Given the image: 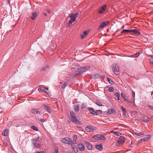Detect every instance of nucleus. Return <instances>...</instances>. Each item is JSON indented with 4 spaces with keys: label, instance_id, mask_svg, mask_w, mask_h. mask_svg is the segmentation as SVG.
I'll return each mask as SVG.
<instances>
[{
    "label": "nucleus",
    "instance_id": "obj_7",
    "mask_svg": "<svg viewBox=\"0 0 153 153\" xmlns=\"http://www.w3.org/2000/svg\"><path fill=\"white\" fill-rule=\"evenodd\" d=\"M109 23V22L108 21H105L102 22L99 26V28H102L106 26Z\"/></svg>",
    "mask_w": 153,
    "mask_h": 153
},
{
    "label": "nucleus",
    "instance_id": "obj_29",
    "mask_svg": "<svg viewBox=\"0 0 153 153\" xmlns=\"http://www.w3.org/2000/svg\"><path fill=\"white\" fill-rule=\"evenodd\" d=\"M70 116L71 118V119L72 118H74V117H75V113L74 112L71 111L70 112Z\"/></svg>",
    "mask_w": 153,
    "mask_h": 153
},
{
    "label": "nucleus",
    "instance_id": "obj_31",
    "mask_svg": "<svg viewBox=\"0 0 153 153\" xmlns=\"http://www.w3.org/2000/svg\"><path fill=\"white\" fill-rule=\"evenodd\" d=\"M83 68V70L84 71V72L90 69V67L89 66H86L84 67H82Z\"/></svg>",
    "mask_w": 153,
    "mask_h": 153
},
{
    "label": "nucleus",
    "instance_id": "obj_4",
    "mask_svg": "<svg viewBox=\"0 0 153 153\" xmlns=\"http://www.w3.org/2000/svg\"><path fill=\"white\" fill-rule=\"evenodd\" d=\"M112 70L113 72L115 74L118 75L119 74V68L117 65L114 64L112 66Z\"/></svg>",
    "mask_w": 153,
    "mask_h": 153
},
{
    "label": "nucleus",
    "instance_id": "obj_60",
    "mask_svg": "<svg viewBox=\"0 0 153 153\" xmlns=\"http://www.w3.org/2000/svg\"><path fill=\"white\" fill-rule=\"evenodd\" d=\"M44 15H45V16H47V13H44Z\"/></svg>",
    "mask_w": 153,
    "mask_h": 153
},
{
    "label": "nucleus",
    "instance_id": "obj_25",
    "mask_svg": "<svg viewBox=\"0 0 153 153\" xmlns=\"http://www.w3.org/2000/svg\"><path fill=\"white\" fill-rule=\"evenodd\" d=\"M149 119H150L149 118H148V117H147L146 116H145L144 117H143V122H147L149 120Z\"/></svg>",
    "mask_w": 153,
    "mask_h": 153
},
{
    "label": "nucleus",
    "instance_id": "obj_38",
    "mask_svg": "<svg viewBox=\"0 0 153 153\" xmlns=\"http://www.w3.org/2000/svg\"><path fill=\"white\" fill-rule=\"evenodd\" d=\"M107 79L110 83L112 84L113 83V82L111 80L110 78H107Z\"/></svg>",
    "mask_w": 153,
    "mask_h": 153
},
{
    "label": "nucleus",
    "instance_id": "obj_39",
    "mask_svg": "<svg viewBox=\"0 0 153 153\" xmlns=\"http://www.w3.org/2000/svg\"><path fill=\"white\" fill-rule=\"evenodd\" d=\"M74 139H73V141L74 142H74H76V141L77 139V136L76 135H74Z\"/></svg>",
    "mask_w": 153,
    "mask_h": 153
},
{
    "label": "nucleus",
    "instance_id": "obj_34",
    "mask_svg": "<svg viewBox=\"0 0 153 153\" xmlns=\"http://www.w3.org/2000/svg\"><path fill=\"white\" fill-rule=\"evenodd\" d=\"M106 9V5H104L102 7L100 10H105Z\"/></svg>",
    "mask_w": 153,
    "mask_h": 153
},
{
    "label": "nucleus",
    "instance_id": "obj_19",
    "mask_svg": "<svg viewBox=\"0 0 153 153\" xmlns=\"http://www.w3.org/2000/svg\"><path fill=\"white\" fill-rule=\"evenodd\" d=\"M74 108L75 111L76 112L79 111V105H75L74 106Z\"/></svg>",
    "mask_w": 153,
    "mask_h": 153
},
{
    "label": "nucleus",
    "instance_id": "obj_2",
    "mask_svg": "<svg viewBox=\"0 0 153 153\" xmlns=\"http://www.w3.org/2000/svg\"><path fill=\"white\" fill-rule=\"evenodd\" d=\"M125 141V139L124 137L120 136L116 143V145L117 146H120L121 145L123 144Z\"/></svg>",
    "mask_w": 153,
    "mask_h": 153
},
{
    "label": "nucleus",
    "instance_id": "obj_62",
    "mask_svg": "<svg viewBox=\"0 0 153 153\" xmlns=\"http://www.w3.org/2000/svg\"><path fill=\"white\" fill-rule=\"evenodd\" d=\"M132 1H135V0H132Z\"/></svg>",
    "mask_w": 153,
    "mask_h": 153
},
{
    "label": "nucleus",
    "instance_id": "obj_43",
    "mask_svg": "<svg viewBox=\"0 0 153 153\" xmlns=\"http://www.w3.org/2000/svg\"><path fill=\"white\" fill-rule=\"evenodd\" d=\"M105 10H99L98 13L99 14H102L104 12Z\"/></svg>",
    "mask_w": 153,
    "mask_h": 153
},
{
    "label": "nucleus",
    "instance_id": "obj_21",
    "mask_svg": "<svg viewBox=\"0 0 153 153\" xmlns=\"http://www.w3.org/2000/svg\"><path fill=\"white\" fill-rule=\"evenodd\" d=\"M39 140V138H35V139L33 140H32V143L33 145H35L37 143V142Z\"/></svg>",
    "mask_w": 153,
    "mask_h": 153
},
{
    "label": "nucleus",
    "instance_id": "obj_24",
    "mask_svg": "<svg viewBox=\"0 0 153 153\" xmlns=\"http://www.w3.org/2000/svg\"><path fill=\"white\" fill-rule=\"evenodd\" d=\"M147 138L146 137H145L143 138H142L140 139V140H139V143L141 142L142 141H147Z\"/></svg>",
    "mask_w": 153,
    "mask_h": 153
},
{
    "label": "nucleus",
    "instance_id": "obj_51",
    "mask_svg": "<svg viewBox=\"0 0 153 153\" xmlns=\"http://www.w3.org/2000/svg\"><path fill=\"white\" fill-rule=\"evenodd\" d=\"M148 107L150 109L153 111V107L151 105H149Z\"/></svg>",
    "mask_w": 153,
    "mask_h": 153
},
{
    "label": "nucleus",
    "instance_id": "obj_32",
    "mask_svg": "<svg viewBox=\"0 0 153 153\" xmlns=\"http://www.w3.org/2000/svg\"><path fill=\"white\" fill-rule=\"evenodd\" d=\"M96 104L99 106H102V104L101 102L98 100H97L95 102Z\"/></svg>",
    "mask_w": 153,
    "mask_h": 153
},
{
    "label": "nucleus",
    "instance_id": "obj_44",
    "mask_svg": "<svg viewBox=\"0 0 153 153\" xmlns=\"http://www.w3.org/2000/svg\"><path fill=\"white\" fill-rule=\"evenodd\" d=\"M139 53H137L135 54L134 55L133 57H136L138 56L139 55Z\"/></svg>",
    "mask_w": 153,
    "mask_h": 153
},
{
    "label": "nucleus",
    "instance_id": "obj_23",
    "mask_svg": "<svg viewBox=\"0 0 153 153\" xmlns=\"http://www.w3.org/2000/svg\"><path fill=\"white\" fill-rule=\"evenodd\" d=\"M44 107L45 109H46L47 110V112H48V113L51 112L50 109V108L49 107H48V106H47L46 105H44Z\"/></svg>",
    "mask_w": 153,
    "mask_h": 153
},
{
    "label": "nucleus",
    "instance_id": "obj_35",
    "mask_svg": "<svg viewBox=\"0 0 153 153\" xmlns=\"http://www.w3.org/2000/svg\"><path fill=\"white\" fill-rule=\"evenodd\" d=\"M40 144L39 143H36V144L34 145V147L36 148H39L40 147Z\"/></svg>",
    "mask_w": 153,
    "mask_h": 153
},
{
    "label": "nucleus",
    "instance_id": "obj_50",
    "mask_svg": "<svg viewBox=\"0 0 153 153\" xmlns=\"http://www.w3.org/2000/svg\"><path fill=\"white\" fill-rule=\"evenodd\" d=\"M99 75L98 74H96L94 75V77L96 78H97L98 77H99Z\"/></svg>",
    "mask_w": 153,
    "mask_h": 153
},
{
    "label": "nucleus",
    "instance_id": "obj_9",
    "mask_svg": "<svg viewBox=\"0 0 153 153\" xmlns=\"http://www.w3.org/2000/svg\"><path fill=\"white\" fill-rule=\"evenodd\" d=\"M78 149L81 151H83L84 150V146L82 144H79L78 146Z\"/></svg>",
    "mask_w": 153,
    "mask_h": 153
},
{
    "label": "nucleus",
    "instance_id": "obj_20",
    "mask_svg": "<svg viewBox=\"0 0 153 153\" xmlns=\"http://www.w3.org/2000/svg\"><path fill=\"white\" fill-rule=\"evenodd\" d=\"M96 148L99 150H101L102 149V146L101 144H100L96 146Z\"/></svg>",
    "mask_w": 153,
    "mask_h": 153
},
{
    "label": "nucleus",
    "instance_id": "obj_30",
    "mask_svg": "<svg viewBox=\"0 0 153 153\" xmlns=\"http://www.w3.org/2000/svg\"><path fill=\"white\" fill-rule=\"evenodd\" d=\"M68 84L67 82H65L62 85V88L64 89L65 88Z\"/></svg>",
    "mask_w": 153,
    "mask_h": 153
},
{
    "label": "nucleus",
    "instance_id": "obj_36",
    "mask_svg": "<svg viewBox=\"0 0 153 153\" xmlns=\"http://www.w3.org/2000/svg\"><path fill=\"white\" fill-rule=\"evenodd\" d=\"M90 31L89 30L85 31H84L83 33L84 34V36H85L86 35H87L89 32Z\"/></svg>",
    "mask_w": 153,
    "mask_h": 153
},
{
    "label": "nucleus",
    "instance_id": "obj_42",
    "mask_svg": "<svg viewBox=\"0 0 153 153\" xmlns=\"http://www.w3.org/2000/svg\"><path fill=\"white\" fill-rule=\"evenodd\" d=\"M48 67L47 66H44L41 69V71H45L46 70V68H48Z\"/></svg>",
    "mask_w": 153,
    "mask_h": 153
},
{
    "label": "nucleus",
    "instance_id": "obj_12",
    "mask_svg": "<svg viewBox=\"0 0 153 153\" xmlns=\"http://www.w3.org/2000/svg\"><path fill=\"white\" fill-rule=\"evenodd\" d=\"M116 111L114 109H109L107 112V114H111L112 113L115 114Z\"/></svg>",
    "mask_w": 153,
    "mask_h": 153
},
{
    "label": "nucleus",
    "instance_id": "obj_5",
    "mask_svg": "<svg viewBox=\"0 0 153 153\" xmlns=\"http://www.w3.org/2000/svg\"><path fill=\"white\" fill-rule=\"evenodd\" d=\"M85 129L87 131L91 132L96 130L97 128L94 126H89L86 127Z\"/></svg>",
    "mask_w": 153,
    "mask_h": 153
},
{
    "label": "nucleus",
    "instance_id": "obj_49",
    "mask_svg": "<svg viewBox=\"0 0 153 153\" xmlns=\"http://www.w3.org/2000/svg\"><path fill=\"white\" fill-rule=\"evenodd\" d=\"M86 106L85 105L82 104L81 105V107L82 108H84Z\"/></svg>",
    "mask_w": 153,
    "mask_h": 153
},
{
    "label": "nucleus",
    "instance_id": "obj_48",
    "mask_svg": "<svg viewBox=\"0 0 153 153\" xmlns=\"http://www.w3.org/2000/svg\"><path fill=\"white\" fill-rule=\"evenodd\" d=\"M32 128L34 130L37 131L38 129V128L35 126H32Z\"/></svg>",
    "mask_w": 153,
    "mask_h": 153
},
{
    "label": "nucleus",
    "instance_id": "obj_37",
    "mask_svg": "<svg viewBox=\"0 0 153 153\" xmlns=\"http://www.w3.org/2000/svg\"><path fill=\"white\" fill-rule=\"evenodd\" d=\"M150 62L153 65V56H152L150 59Z\"/></svg>",
    "mask_w": 153,
    "mask_h": 153
},
{
    "label": "nucleus",
    "instance_id": "obj_53",
    "mask_svg": "<svg viewBox=\"0 0 153 153\" xmlns=\"http://www.w3.org/2000/svg\"><path fill=\"white\" fill-rule=\"evenodd\" d=\"M85 36H84V34L83 33V34H82L81 35V38L82 39Z\"/></svg>",
    "mask_w": 153,
    "mask_h": 153
},
{
    "label": "nucleus",
    "instance_id": "obj_57",
    "mask_svg": "<svg viewBox=\"0 0 153 153\" xmlns=\"http://www.w3.org/2000/svg\"><path fill=\"white\" fill-rule=\"evenodd\" d=\"M51 12V10H48V13H50Z\"/></svg>",
    "mask_w": 153,
    "mask_h": 153
},
{
    "label": "nucleus",
    "instance_id": "obj_58",
    "mask_svg": "<svg viewBox=\"0 0 153 153\" xmlns=\"http://www.w3.org/2000/svg\"><path fill=\"white\" fill-rule=\"evenodd\" d=\"M97 112H102V111L101 110H97Z\"/></svg>",
    "mask_w": 153,
    "mask_h": 153
},
{
    "label": "nucleus",
    "instance_id": "obj_26",
    "mask_svg": "<svg viewBox=\"0 0 153 153\" xmlns=\"http://www.w3.org/2000/svg\"><path fill=\"white\" fill-rule=\"evenodd\" d=\"M114 96L116 99H117L118 100H119L120 94L118 93H116Z\"/></svg>",
    "mask_w": 153,
    "mask_h": 153
},
{
    "label": "nucleus",
    "instance_id": "obj_41",
    "mask_svg": "<svg viewBox=\"0 0 153 153\" xmlns=\"http://www.w3.org/2000/svg\"><path fill=\"white\" fill-rule=\"evenodd\" d=\"M106 139V138L105 137L103 136L102 135H101V137L100 138V139L102 140H105Z\"/></svg>",
    "mask_w": 153,
    "mask_h": 153
},
{
    "label": "nucleus",
    "instance_id": "obj_16",
    "mask_svg": "<svg viewBox=\"0 0 153 153\" xmlns=\"http://www.w3.org/2000/svg\"><path fill=\"white\" fill-rule=\"evenodd\" d=\"M77 73L79 74H81L84 72L83 70V68H78L77 70Z\"/></svg>",
    "mask_w": 153,
    "mask_h": 153
},
{
    "label": "nucleus",
    "instance_id": "obj_10",
    "mask_svg": "<svg viewBox=\"0 0 153 153\" xmlns=\"http://www.w3.org/2000/svg\"><path fill=\"white\" fill-rule=\"evenodd\" d=\"M132 32H133L134 34L137 35H139L140 34V33L138 30L134 29L132 30Z\"/></svg>",
    "mask_w": 153,
    "mask_h": 153
},
{
    "label": "nucleus",
    "instance_id": "obj_55",
    "mask_svg": "<svg viewBox=\"0 0 153 153\" xmlns=\"http://www.w3.org/2000/svg\"><path fill=\"white\" fill-rule=\"evenodd\" d=\"M58 153V151L57 149H56L55 151L54 152V153Z\"/></svg>",
    "mask_w": 153,
    "mask_h": 153
},
{
    "label": "nucleus",
    "instance_id": "obj_8",
    "mask_svg": "<svg viewBox=\"0 0 153 153\" xmlns=\"http://www.w3.org/2000/svg\"><path fill=\"white\" fill-rule=\"evenodd\" d=\"M38 13V11H35L32 12V16H31V19L34 20L35 19L36 17L37 16Z\"/></svg>",
    "mask_w": 153,
    "mask_h": 153
},
{
    "label": "nucleus",
    "instance_id": "obj_17",
    "mask_svg": "<svg viewBox=\"0 0 153 153\" xmlns=\"http://www.w3.org/2000/svg\"><path fill=\"white\" fill-rule=\"evenodd\" d=\"M121 96L122 97H123L124 99V100L126 101L127 102H130V101L127 98V97H126L125 95L122 93L121 94Z\"/></svg>",
    "mask_w": 153,
    "mask_h": 153
},
{
    "label": "nucleus",
    "instance_id": "obj_11",
    "mask_svg": "<svg viewBox=\"0 0 153 153\" xmlns=\"http://www.w3.org/2000/svg\"><path fill=\"white\" fill-rule=\"evenodd\" d=\"M32 112L34 114H40V111L37 109H33L32 110Z\"/></svg>",
    "mask_w": 153,
    "mask_h": 153
},
{
    "label": "nucleus",
    "instance_id": "obj_61",
    "mask_svg": "<svg viewBox=\"0 0 153 153\" xmlns=\"http://www.w3.org/2000/svg\"><path fill=\"white\" fill-rule=\"evenodd\" d=\"M46 89L48 90V88H47Z\"/></svg>",
    "mask_w": 153,
    "mask_h": 153
},
{
    "label": "nucleus",
    "instance_id": "obj_33",
    "mask_svg": "<svg viewBox=\"0 0 153 153\" xmlns=\"http://www.w3.org/2000/svg\"><path fill=\"white\" fill-rule=\"evenodd\" d=\"M122 111L123 113V114L124 115H126V111L125 109L123 108V107H122Z\"/></svg>",
    "mask_w": 153,
    "mask_h": 153
},
{
    "label": "nucleus",
    "instance_id": "obj_59",
    "mask_svg": "<svg viewBox=\"0 0 153 153\" xmlns=\"http://www.w3.org/2000/svg\"><path fill=\"white\" fill-rule=\"evenodd\" d=\"M133 12L134 13H137V11H134V12Z\"/></svg>",
    "mask_w": 153,
    "mask_h": 153
},
{
    "label": "nucleus",
    "instance_id": "obj_18",
    "mask_svg": "<svg viewBox=\"0 0 153 153\" xmlns=\"http://www.w3.org/2000/svg\"><path fill=\"white\" fill-rule=\"evenodd\" d=\"M132 32V30H123L121 32V33L123 34L124 33H131Z\"/></svg>",
    "mask_w": 153,
    "mask_h": 153
},
{
    "label": "nucleus",
    "instance_id": "obj_52",
    "mask_svg": "<svg viewBox=\"0 0 153 153\" xmlns=\"http://www.w3.org/2000/svg\"><path fill=\"white\" fill-rule=\"evenodd\" d=\"M131 94L133 97H135V93L134 91H132L131 92Z\"/></svg>",
    "mask_w": 153,
    "mask_h": 153
},
{
    "label": "nucleus",
    "instance_id": "obj_54",
    "mask_svg": "<svg viewBox=\"0 0 153 153\" xmlns=\"http://www.w3.org/2000/svg\"><path fill=\"white\" fill-rule=\"evenodd\" d=\"M36 153H45L43 151H41V152H36Z\"/></svg>",
    "mask_w": 153,
    "mask_h": 153
},
{
    "label": "nucleus",
    "instance_id": "obj_40",
    "mask_svg": "<svg viewBox=\"0 0 153 153\" xmlns=\"http://www.w3.org/2000/svg\"><path fill=\"white\" fill-rule=\"evenodd\" d=\"M113 133L117 136H119L120 134V133L118 132H114Z\"/></svg>",
    "mask_w": 153,
    "mask_h": 153
},
{
    "label": "nucleus",
    "instance_id": "obj_56",
    "mask_svg": "<svg viewBox=\"0 0 153 153\" xmlns=\"http://www.w3.org/2000/svg\"><path fill=\"white\" fill-rule=\"evenodd\" d=\"M40 121H41V122H44V119H40Z\"/></svg>",
    "mask_w": 153,
    "mask_h": 153
},
{
    "label": "nucleus",
    "instance_id": "obj_47",
    "mask_svg": "<svg viewBox=\"0 0 153 153\" xmlns=\"http://www.w3.org/2000/svg\"><path fill=\"white\" fill-rule=\"evenodd\" d=\"M147 140H149L151 137V136L150 135H148L146 137Z\"/></svg>",
    "mask_w": 153,
    "mask_h": 153
},
{
    "label": "nucleus",
    "instance_id": "obj_22",
    "mask_svg": "<svg viewBox=\"0 0 153 153\" xmlns=\"http://www.w3.org/2000/svg\"><path fill=\"white\" fill-rule=\"evenodd\" d=\"M87 143V146L89 150H91L92 148V145L86 142Z\"/></svg>",
    "mask_w": 153,
    "mask_h": 153
},
{
    "label": "nucleus",
    "instance_id": "obj_46",
    "mask_svg": "<svg viewBox=\"0 0 153 153\" xmlns=\"http://www.w3.org/2000/svg\"><path fill=\"white\" fill-rule=\"evenodd\" d=\"M136 134L138 136H140L141 135L143 134V132H140L138 133H136Z\"/></svg>",
    "mask_w": 153,
    "mask_h": 153
},
{
    "label": "nucleus",
    "instance_id": "obj_15",
    "mask_svg": "<svg viewBox=\"0 0 153 153\" xmlns=\"http://www.w3.org/2000/svg\"><path fill=\"white\" fill-rule=\"evenodd\" d=\"M72 147L73 151L75 153L77 152L78 149L76 146L75 145H72Z\"/></svg>",
    "mask_w": 153,
    "mask_h": 153
},
{
    "label": "nucleus",
    "instance_id": "obj_13",
    "mask_svg": "<svg viewBox=\"0 0 153 153\" xmlns=\"http://www.w3.org/2000/svg\"><path fill=\"white\" fill-rule=\"evenodd\" d=\"M88 110L90 112L93 114L95 115L97 114V112L95 111H94V109L91 108H89Z\"/></svg>",
    "mask_w": 153,
    "mask_h": 153
},
{
    "label": "nucleus",
    "instance_id": "obj_14",
    "mask_svg": "<svg viewBox=\"0 0 153 153\" xmlns=\"http://www.w3.org/2000/svg\"><path fill=\"white\" fill-rule=\"evenodd\" d=\"M38 90L40 92L43 91L46 94H48V92L46 91L43 87H40L38 88Z\"/></svg>",
    "mask_w": 153,
    "mask_h": 153
},
{
    "label": "nucleus",
    "instance_id": "obj_6",
    "mask_svg": "<svg viewBox=\"0 0 153 153\" xmlns=\"http://www.w3.org/2000/svg\"><path fill=\"white\" fill-rule=\"evenodd\" d=\"M74 118H72L71 119L72 121L76 123L79 124L80 123V122L79 121V120L80 119L79 117H74Z\"/></svg>",
    "mask_w": 153,
    "mask_h": 153
},
{
    "label": "nucleus",
    "instance_id": "obj_1",
    "mask_svg": "<svg viewBox=\"0 0 153 153\" xmlns=\"http://www.w3.org/2000/svg\"><path fill=\"white\" fill-rule=\"evenodd\" d=\"M79 13H75L71 15L70 16L71 19L68 22L69 25L71 24L75 21L76 18L77 17Z\"/></svg>",
    "mask_w": 153,
    "mask_h": 153
},
{
    "label": "nucleus",
    "instance_id": "obj_27",
    "mask_svg": "<svg viewBox=\"0 0 153 153\" xmlns=\"http://www.w3.org/2000/svg\"><path fill=\"white\" fill-rule=\"evenodd\" d=\"M7 130L6 129L3 131L2 133V135L4 136H7Z\"/></svg>",
    "mask_w": 153,
    "mask_h": 153
},
{
    "label": "nucleus",
    "instance_id": "obj_28",
    "mask_svg": "<svg viewBox=\"0 0 153 153\" xmlns=\"http://www.w3.org/2000/svg\"><path fill=\"white\" fill-rule=\"evenodd\" d=\"M101 134H97L94 136V138L95 139L99 140L100 139L101 136Z\"/></svg>",
    "mask_w": 153,
    "mask_h": 153
},
{
    "label": "nucleus",
    "instance_id": "obj_3",
    "mask_svg": "<svg viewBox=\"0 0 153 153\" xmlns=\"http://www.w3.org/2000/svg\"><path fill=\"white\" fill-rule=\"evenodd\" d=\"M62 141L64 143L67 144H71L74 143L72 140L68 137L64 138L62 139Z\"/></svg>",
    "mask_w": 153,
    "mask_h": 153
},
{
    "label": "nucleus",
    "instance_id": "obj_45",
    "mask_svg": "<svg viewBox=\"0 0 153 153\" xmlns=\"http://www.w3.org/2000/svg\"><path fill=\"white\" fill-rule=\"evenodd\" d=\"M114 90V89L112 87H110L108 89V90L110 92H113Z\"/></svg>",
    "mask_w": 153,
    "mask_h": 153
}]
</instances>
